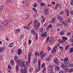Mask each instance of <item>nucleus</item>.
Here are the masks:
<instances>
[{
	"label": "nucleus",
	"instance_id": "1",
	"mask_svg": "<svg viewBox=\"0 0 73 73\" xmlns=\"http://www.w3.org/2000/svg\"><path fill=\"white\" fill-rule=\"evenodd\" d=\"M17 62L19 66H20L21 68H23V67H24L25 68H26L25 64H24L23 62L21 61V60H18Z\"/></svg>",
	"mask_w": 73,
	"mask_h": 73
},
{
	"label": "nucleus",
	"instance_id": "2",
	"mask_svg": "<svg viewBox=\"0 0 73 73\" xmlns=\"http://www.w3.org/2000/svg\"><path fill=\"white\" fill-rule=\"evenodd\" d=\"M54 62L55 64L57 65V66H58V65H59V63H60V62L59 61L58 59L57 58H55L54 59Z\"/></svg>",
	"mask_w": 73,
	"mask_h": 73
},
{
	"label": "nucleus",
	"instance_id": "3",
	"mask_svg": "<svg viewBox=\"0 0 73 73\" xmlns=\"http://www.w3.org/2000/svg\"><path fill=\"white\" fill-rule=\"evenodd\" d=\"M69 60H68V58L66 57L64 58V60L63 61V62L64 64H68L69 63Z\"/></svg>",
	"mask_w": 73,
	"mask_h": 73
},
{
	"label": "nucleus",
	"instance_id": "4",
	"mask_svg": "<svg viewBox=\"0 0 73 73\" xmlns=\"http://www.w3.org/2000/svg\"><path fill=\"white\" fill-rule=\"evenodd\" d=\"M62 24L63 25L64 24V27H66L68 25V23L66 22V21H64V20H63L62 22Z\"/></svg>",
	"mask_w": 73,
	"mask_h": 73
},
{
	"label": "nucleus",
	"instance_id": "5",
	"mask_svg": "<svg viewBox=\"0 0 73 73\" xmlns=\"http://www.w3.org/2000/svg\"><path fill=\"white\" fill-rule=\"evenodd\" d=\"M11 22V20L10 19L8 20L7 21H6L5 22L3 23V24L4 25H8V24L9 23Z\"/></svg>",
	"mask_w": 73,
	"mask_h": 73
},
{
	"label": "nucleus",
	"instance_id": "6",
	"mask_svg": "<svg viewBox=\"0 0 73 73\" xmlns=\"http://www.w3.org/2000/svg\"><path fill=\"white\" fill-rule=\"evenodd\" d=\"M66 63H62L61 64V66L62 68H63V69H66L67 66H66Z\"/></svg>",
	"mask_w": 73,
	"mask_h": 73
},
{
	"label": "nucleus",
	"instance_id": "7",
	"mask_svg": "<svg viewBox=\"0 0 73 73\" xmlns=\"http://www.w3.org/2000/svg\"><path fill=\"white\" fill-rule=\"evenodd\" d=\"M17 53L18 54V55H20L22 53V50L20 49L19 48L17 50Z\"/></svg>",
	"mask_w": 73,
	"mask_h": 73
},
{
	"label": "nucleus",
	"instance_id": "8",
	"mask_svg": "<svg viewBox=\"0 0 73 73\" xmlns=\"http://www.w3.org/2000/svg\"><path fill=\"white\" fill-rule=\"evenodd\" d=\"M25 69H21L20 70L21 72L22 73H27V71L26 69V68H25Z\"/></svg>",
	"mask_w": 73,
	"mask_h": 73
},
{
	"label": "nucleus",
	"instance_id": "9",
	"mask_svg": "<svg viewBox=\"0 0 73 73\" xmlns=\"http://www.w3.org/2000/svg\"><path fill=\"white\" fill-rule=\"evenodd\" d=\"M53 65H50L49 66L48 70L49 71H51L53 69Z\"/></svg>",
	"mask_w": 73,
	"mask_h": 73
},
{
	"label": "nucleus",
	"instance_id": "10",
	"mask_svg": "<svg viewBox=\"0 0 73 73\" xmlns=\"http://www.w3.org/2000/svg\"><path fill=\"white\" fill-rule=\"evenodd\" d=\"M32 54V53H31V52H30L29 53V55H28V60L29 61V63H30V60H31V56L32 54Z\"/></svg>",
	"mask_w": 73,
	"mask_h": 73
},
{
	"label": "nucleus",
	"instance_id": "11",
	"mask_svg": "<svg viewBox=\"0 0 73 73\" xmlns=\"http://www.w3.org/2000/svg\"><path fill=\"white\" fill-rule=\"evenodd\" d=\"M47 33L46 32H45L44 33L42 34H41V36L42 37H46L47 36V35H46Z\"/></svg>",
	"mask_w": 73,
	"mask_h": 73
},
{
	"label": "nucleus",
	"instance_id": "12",
	"mask_svg": "<svg viewBox=\"0 0 73 73\" xmlns=\"http://www.w3.org/2000/svg\"><path fill=\"white\" fill-rule=\"evenodd\" d=\"M56 50H57V47H55V48H53V49L52 51V53H55L56 52Z\"/></svg>",
	"mask_w": 73,
	"mask_h": 73
},
{
	"label": "nucleus",
	"instance_id": "13",
	"mask_svg": "<svg viewBox=\"0 0 73 73\" xmlns=\"http://www.w3.org/2000/svg\"><path fill=\"white\" fill-rule=\"evenodd\" d=\"M44 13L46 15H48V14H49V10H48V9H46V10L44 11Z\"/></svg>",
	"mask_w": 73,
	"mask_h": 73
},
{
	"label": "nucleus",
	"instance_id": "14",
	"mask_svg": "<svg viewBox=\"0 0 73 73\" xmlns=\"http://www.w3.org/2000/svg\"><path fill=\"white\" fill-rule=\"evenodd\" d=\"M65 11L67 14V16H69V10L68 9H66L65 10Z\"/></svg>",
	"mask_w": 73,
	"mask_h": 73
},
{
	"label": "nucleus",
	"instance_id": "15",
	"mask_svg": "<svg viewBox=\"0 0 73 73\" xmlns=\"http://www.w3.org/2000/svg\"><path fill=\"white\" fill-rule=\"evenodd\" d=\"M37 58L35 57L33 59V64H36V63L37 62Z\"/></svg>",
	"mask_w": 73,
	"mask_h": 73
},
{
	"label": "nucleus",
	"instance_id": "16",
	"mask_svg": "<svg viewBox=\"0 0 73 73\" xmlns=\"http://www.w3.org/2000/svg\"><path fill=\"white\" fill-rule=\"evenodd\" d=\"M60 67L58 66H56L55 67V71H58L60 70Z\"/></svg>",
	"mask_w": 73,
	"mask_h": 73
},
{
	"label": "nucleus",
	"instance_id": "17",
	"mask_svg": "<svg viewBox=\"0 0 73 73\" xmlns=\"http://www.w3.org/2000/svg\"><path fill=\"white\" fill-rule=\"evenodd\" d=\"M62 39L63 41L65 42V41H66V40H68V38H67L66 37L64 36L62 37Z\"/></svg>",
	"mask_w": 73,
	"mask_h": 73
},
{
	"label": "nucleus",
	"instance_id": "18",
	"mask_svg": "<svg viewBox=\"0 0 73 73\" xmlns=\"http://www.w3.org/2000/svg\"><path fill=\"white\" fill-rule=\"evenodd\" d=\"M33 27L34 29H36L38 28V27L37 26V25L35 23L34 24Z\"/></svg>",
	"mask_w": 73,
	"mask_h": 73
},
{
	"label": "nucleus",
	"instance_id": "19",
	"mask_svg": "<svg viewBox=\"0 0 73 73\" xmlns=\"http://www.w3.org/2000/svg\"><path fill=\"white\" fill-rule=\"evenodd\" d=\"M39 31L41 33H42L44 32V31L43 30V28L42 27H41Z\"/></svg>",
	"mask_w": 73,
	"mask_h": 73
},
{
	"label": "nucleus",
	"instance_id": "20",
	"mask_svg": "<svg viewBox=\"0 0 73 73\" xmlns=\"http://www.w3.org/2000/svg\"><path fill=\"white\" fill-rule=\"evenodd\" d=\"M46 53H45L44 54L40 55V57L41 59H43V58H44V57L46 56Z\"/></svg>",
	"mask_w": 73,
	"mask_h": 73
},
{
	"label": "nucleus",
	"instance_id": "21",
	"mask_svg": "<svg viewBox=\"0 0 73 73\" xmlns=\"http://www.w3.org/2000/svg\"><path fill=\"white\" fill-rule=\"evenodd\" d=\"M35 55L36 56V57H38L39 56V55H40V54L38 52H36L35 53Z\"/></svg>",
	"mask_w": 73,
	"mask_h": 73
},
{
	"label": "nucleus",
	"instance_id": "22",
	"mask_svg": "<svg viewBox=\"0 0 73 73\" xmlns=\"http://www.w3.org/2000/svg\"><path fill=\"white\" fill-rule=\"evenodd\" d=\"M68 65L69 67H70V68H72V67H73V63H69Z\"/></svg>",
	"mask_w": 73,
	"mask_h": 73
},
{
	"label": "nucleus",
	"instance_id": "23",
	"mask_svg": "<svg viewBox=\"0 0 73 73\" xmlns=\"http://www.w3.org/2000/svg\"><path fill=\"white\" fill-rule=\"evenodd\" d=\"M58 7L60 8V4H56V5L55 6V9H57V8H58Z\"/></svg>",
	"mask_w": 73,
	"mask_h": 73
},
{
	"label": "nucleus",
	"instance_id": "24",
	"mask_svg": "<svg viewBox=\"0 0 73 73\" xmlns=\"http://www.w3.org/2000/svg\"><path fill=\"white\" fill-rule=\"evenodd\" d=\"M40 60H38V69H40V68H41V66H40Z\"/></svg>",
	"mask_w": 73,
	"mask_h": 73
},
{
	"label": "nucleus",
	"instance_id": "25",
	"mask_svg": "<svg viewBox=\"0 0 73 73\" xmlns=\"http://www.w3.org/2000/svg\"><path fill=\"white\" fill-rule=\"evenodd\" d=\"M58 19L60 21H61V20H62V19H63L62 17H61V16H59L58 17Z\"/></svg>",
	"mask_w": 73,
	"mask_h": 73
},
{
	"label": "nucleus",
	"instance_id": "26",
	"mask_svg": "<svg viewBox=\"0 0 73 73\" xmlns=\"http://www.w3.org/2000/svg\"><path fill=\"white\" fill-rule=\"evenodd\" d=\"M10 64L11 65H14L15 62L13 60H12L10 61Z\"/></svg>",
	"mask_w": 73,
	"mask_h": 73
},
{
	"label": "nucleus",
	"instance_id": "27",
	"mask_svg": "<svg viewBox=\"0 0 73 73\" xmlns=\"http://www.w3.org/2000/svg\"><path fill=\"white\" fill-rule=\"evenodd\" d=\"M31 33L34 35H35V30L32 29L31 31Z\"/></svg>",
	"mask_w": 73,
	"mask_h": 73
},
{
	"label": "nucleus",
	"instance_id": "28",
	"mask_svg": "<svg viewBox=\"0 0 73 73\" xmlns=\"http://www.w3.org/2000/svg\"><path fill=\"white\" fill-rule=\"evenodd\" d=\"M36 25L37 26V27L39 28L40 26V23L39 22H38L37 24L36 23Z\"/></svg>",
	"mask_w": 73,
	"mask_h": 73
},
{
	"label": "nucleus",
	"instance_id": "29",
	"mask_svg": "<svg viewBox=\"0 0 73 73\" xmlns=\"http://www.w3.org/2000/svg\"><path fill=\"white\" fill-rule=\"evenodd\" d=\"M69 45L67 44V45H66L65 47V50H67L68 49V48H69Z\"/></svg>",
	"mask_w": 73,
	"mask_h": 73
},
{
	"label": "nucleus",
	"instance_id": "30",
	"mask_svg": "<svg viewBox=\"0 0 73 73\" xmlns=\"http://www.w3.org/2000/svg\"><path fill=\"white\" fill-rule=\"evenodd\" d=\"M13 45V43H11L9 45V48H11V47H12Z\"/></svg>",
	"mask_w": 73,
	"mask_h": 73
},
{
	"label": "nucleus",
	"instance_id": "31",
	"mask_svg": "<svg viewBox=\"0 0 73 73\" xmlns=\"http://www.w3.org/2000/svg\"><path fill=\"white\" fill-rule=\"evenodd\" d=\"M73 71V68H70L68 70V72H72Z\"/></svg>",
	"mask_w": 73,
	"mask_h": 73
},
{
	"label": "nucleus",
	"instance_id": "32",
	"mask_svg": "<svg viewBox=\"0 0 73 73\" xmlns=\"http://www.w3.org/2000/svg\"><path fill=\"white\" fill-rule=\"evenodd\" d=\"M39 55H42L43 54H44V52L43 51H41L40 52H39Z\"/></svg>",
	"mask_w": 73,
	"mask_h": 73
},
{
	"label": "nucleus",
	"instance_id": "33",
	"mask_svg": "<svg viewBox=\"0 0 73 73\" xmlns=\"http://www.w3.org/2000/svg\"><path fill=\"white\" fill-rule=\"evenodd\" d=\"M4 7V5H2L0 7V11H2L3 9V8Z\"/></svg>",
	"mask_w": 73,
	"mask_h": 73
},
{
	"label": "nucleus",
	"instance_id": "34",
	"mask_svg": "<svg viewBox=\"0 0 73 73\" xmlns=\"http://www.w3.org/2000/svg\"><path fill=\"white\" fill-rule=\"evenodd\" d=\"M4 50L3 49V47H1L0 48V52L1 53H2L3 52Z\"/></svg>",
	"mask_w": 73,
	"mask_h": 73
},
{
	"label": "nucleus",
	"instance_id": "35",
	"mask_svg": "<svg viewBox=\"0 0 73 73\" xmlns=\"http://www.w3.org/2000/svg\"><path fill=\"white\" fill-rule=\"evenodd\" d=\"M32 71H33V68H32V67H31L30 68L29 71L30 73H31V72H32Z\"/></svg>",
	"mask_w": 73,
	"mask_h": 73
},
{
	"label": "nucleus",
	"instance_id": "36",
	"mask_svg": "<svg viewBox=\"0 0 73 73\" xmlns=\"http://www.w3.org/2000/svg\"><path fill=\"white\" fill-rule=\"evenodd\" d=\"M53 41V37L52 38H50V40H49V42H52Z\"/></svg>",
	"mask_w": 73,
	"mask_h": 73
},
{
	"label": "nucleus",
	"instance_id": "37",
	"mask_svg": "<svg viewBox=\"0 0 73 73\" xmlns=\"http://www.w3.org/2000/svg\"><path fill=\"white\" fill-rule=\"evenodd\" d=\"M19 65L17 64L16 66V71H18L19 70Z\"/></svg>",
	"mask_w": 73,
	"mask_h": 73
},
{
	"label": "nucleus",
	"instance_id": "38",
	"mask_svg": "<svg viewBox=\"0 0 73 73\" xmlns=\"http://www.w3.org/2000/svg\"><path fill=\"white\" fill-rule=\"evenodd\" d=\"M46 40V43H47L48 42V40H49V36H48L47 37Z\"/></svg>",
	"mask_w": 73,
	"mask_h": 73
},
{
	"label": "nucleus",
	"instance_id": "39",
	"mask_svg": "<svg viewBox=\"0 0 73 73\" xmlns=\"http://www.w3.org/2000/svg\"><path fill=\"white\" fill-rule=\"evenodd\" d=\"M64 42H65L63 41V40H60L59 41V42L61 43L62 44H63V43H64Z\"/></svg>",
	"mask_w": 73,
	"mask_h": 73
},
{
	"label": "nucleus",
	"instance_id": "40",
	"mask_svg": "<svg viewBox=\"0 0 73 73\" xmlns=\"http://www.w3.org/2000/svg\"><path fill=\"white\" fill-rule=\"evenodd\" d=\"M8 68L9 69L11 70L12 68H11V66H10V65L9 64L8 66Z\"/></svg>",
	"mask_w": 73,
	"mask_h": 73
},
{
	"label": "nucleus",
	"instance_id": "41",
	"mask_svg": "<svg viewBox=\"0 0 73 73\" xmlns=\"http://www.w3.org/2000/svg\"><path fill=\"white\" fill-rule=\"evenodd\" d=\"M17 56H14V60L15 61H16L17 60Z\"/></svg>",
	"mask_w": 73,
	"mask_h": 73
},
{
	"label": "nucleus",
	"instance_id": "42",
	"mask_svg": "<svg viewBox=\"0 0 73 73\" xmlns=\"http://www.w3.org/2000/svg\"><path fill=\"white\" fill-rule=\"evenodd\" d=\"M64 34V33L63 32H62L60 33V36H62V35H63Z\"/></svg>",
	"mask_w": 73,
	"mask_h": 73
},
{
	"label": "nucleus",
	"instance_id": "43",
	"mask_svg": "<svg viewBox=\"0 0 73 73\" xmlns=\"http://www.w3.org/2000/svg\"><path fill=\"white\" fill-rule=\"evenodd\" d=\"M45 63H43V64H42L41 66V68H43V67H44V66H45Z\"/></svg>",
	"mask_w": 73,
	"mask_h": 73
},
{
	"label": "nucleus",
	"instance_id": "44",
	"mask_svg": "<svg viewBox=\"0 0 73 73\" xmlns=\"http://www.w3.org/2000/svg\"><path fill=\"white\" fill-rule=\"evenodd\" d=\"M41 21L42 23H45V19H42L41 20Z\"/></svg>",
	"mask_w": 73,
	"mask_h": 73
},
{
	"label": "nucleus",
	"instance_id": "45",
	"mask_svg": "<svg viewBox=\"0 0 73 73\" xmlns=\"http://www.w3.org/2000/svg\"><path fill=\"white\" fill-rule=\"evenodd\" d=\"M40 70V69L38 68H37L36 69V72H39Z\"/></svg>",
	"mask_w": 73,
	"mask_h": 73
},
{
	"label": "nucleus",
	"instance_id": "46",
	"mask_svg": "<svg viewBox=\"0 0 73 73\" xmlns=\"http://www.w3.org/2000/svg\"><path fill=\"white\" fill-rule=\"evenodd\" d=\"M56 19L55 18H53L52 19V23H54V21H55V20Z\"/></svg>",
	"mask_w": 73,
	"mask_h": 73
},
{
	"label": "nucleus",
	"instance_id": "47",
	"mask_svg": "<svg viewBox=\"0 0 73 73\" xmlns=\"http://www.w3.org/2000/svg\"><path fill=\"white\" fill-rule=\"evenodd\" d=\"M58 27H61V26H62V25L60 23H59L58 24Z\"/></svg>",
	"mask_w": 73,
	"mask_h": 73
},
{
	"label": "nucleus",
	"instance_id": "48",
	"mask_svg": "<svg viewBox=\"0 0 73 73\" xmlns=\"http://www.w3.org/2000/svg\"><path fill=\"white\" fill-rule=\"evenodd\" d=\"M70 4L71 5H73V0H71Z\"/></svg>",
	"mask_w": 73,
	"mask_h": 73
},
{
	"label": "nucleus",
	"instance_id": "49",
	"mask_svg": "<svg viewBox=\"0 0 73 73\" xmlns=\"http://www.w3.org/2000/svg\"><path fill=\"white\" fill-rule=\"evenodd\" d=\"M59 73H64V71L63 70L60 71L59 72Z\"/></svg>",
	"mask_w": 73,
	"mask_h": 73
},
{
	"label": "nucleus",
	"instance_id": "50",
	"mask_svg": "<svg viewBox=\"0 0 73 73\" xmlns=\"http://www.w3.org/2000/svg\"><path fill=\"white\" fill-rule=\"evenodd\" d=\"M59 48L61 50H63V47L61 46H59Z\"/></svg>",
	"mask_w": 73,
	"mask_h": 73
},
{
	"label": "nucleus",
	"instance_id": "51",
	"mask_svg": "<svg viewBox=\"0 0 73 73\" xmlns=\"http://www.w3.org/2000/svg\"><path fill=\"white\" fill-rule=\"evenodd\" d=\"M70 35H71V32H69L68 33H67V35H68V36H69Z\"/></svg>",
	"mask_w": 73,
	"mask_h": 73
},
{
	"label": "nucleus",
	"instance_id": "52",
	"mask_svg": "<svg viewBox=\"0 0 73 73\" xmlns=\"http://www.w3.org/2000/svg\"><path fill=\"white\" fill-rule=\"evenodd\" d=\"M37 21H38V20L36 19L35 20L34 22V24H36V23H37Z\"/></svg>",
	"mask_w": 73,
	"mask_h": 73
},
{
	"label": "nucleus",
	"instance_id": "53",
	"mask_svg": "<svg viewBox=\"0 0 73 73\" xmlns=\"http://www.w3.org/2000/svg\"><path fill=\"white\" fill-rule=\"evenodd\" d=\"M67 22H68V23H70V19H67Z\"/></svg>",
	"mask_w": 73,
	"mask_h": 73
},
{
	"label": "nucleus",
	"instance_id": "54",
	"mask_svg": "<svg viewBox=\"0 0 73 73\" xmlns=\"http://www.w3.org/2000/svg\"><path fill=\"white\" fill-rule=\"evenodd\" d=\"M48 51H50L51 50V48L49 46L48 48Z\"/></svg>",
	"mask_w": 73,
	"mask_h": 73
},
{
	"label": "nucleus",
	"instance_id": "55",
	"mask_svg": "<svg viewBox=\"0 0 73 73\" xmlns=\"http://www.w3.org/2000/svg\"><path fill=\"white\" fill-rule=\"evenodd\" d=\"M50 58L48 56L47 58H46V59L47 60H50Z\"/></svg>",
	"mask_w": 73,
	"mask_h": 73
},
{
	"label": "nucleus",
	"instance_id": "56",
	"mask_svg": "<svg viewBox=\"0 0 73 73\" xmlns=\"http://www.w3.org/2000/svg\"><path fill=\"white\" fill-rule=\"evenodd\" d=\"M26 29L29 30V29H30V27H29V26H28L26 27Z\"/></svg>",
	"mask_w": 73,
	"mask_h": 73
},
{
	"label": "nucleus",
	"instance_id": "57",
	"mask_svg": "<svg viewBox=\"0 0 73 73\" xmlns=\"http://www.w3.org/2000/svg\"><path fill=\"white\" fill-rule=\"evenodd\" d=\"M45 70H46V67H44L43 68V69L42 71H43V72H44V71H45Z\"/></svg>",
	"mask_w": 73,
	"mask_h": 73
},
{
	"label": "nucleus",
	"instance_id": "58",
	"mask_svg": "<svg viewBox=\"0 0 73 73\" xmlns=\"http://www.w3.org/2000/svg\"><path fill=\"white\" fill-rule=\"evenodd\" d=\"M51 3L52 4H53L54 5H55V4H56V3H55V2L54 1H53L52 2H51Z\"/></svg>",
	"mask_w": 73,
	"mask_h": 73
},
{
	"label": "nucleus",
	"instance_id": "59",
	"mask_svg": "<svg viewBox=\"0 0 73 73\" xmlns=\"http://www.w3.org/2000/svg\"><path fill=\"white\" fill-rule=\"evenodd\" d=\"M24 37V34H22L21 36V38H22Z\"/></svg>",
	"mask_w": 73,
	"mask_h": 73
},
{
	"label": "nucleus",
	"instance_id": "60",
	"mask_svg": "<svg viewBox=\"0 0 73 73\" xmlns=\"http://www.w3.org/2000/svg\"><path fill=\"white\" fill-rule=\"evenodd\" d=\"M37 6V4L36 3H35L34 4V7H36Z\"/></svg>",
	"mask_w": 73,
	"mask_h": 73
},
{
	"label": "nucleus",
	"instance_id": "61",
	"mask_svg": "<svg viewBox=\"0 0 73 73\" xmlns=\"http://www.w3.org/2000/svg\"><path fill=\"white\" fill-rule=\"evenodd\" d=\"M28 41L29 42V44H31V42H32V41H31V40H29Z\"/></svg>",
	"mask_w": 73,
	"mask_h": 73
},
{
	"label": "nucleus",
	"instance_id": "62",
	"mask_svg": "<svg viewBox=\"0 0 73 73\" xmlns=\"http://www.w3.org/2000/svg\"><path fill=\"white\" fill-rule=\"evenodd\" d=\"M68 68H67V69H66L65 70L64 72H68Z\"/></svg>",
	"mask_w": 73,
	"mask_h": 73
},
{
	"label": "nucleus",
	"instance_id": "63",
	"mask_svg": "<svg viewBox=\"0 0 73 73\" xmlns=\"http://www.w3.org/2000/svg\"><path fill=\"white\" fill-rule=\"evenodd\" d=\"M70 13L71 15H73V12L72 11H70Z\"/></svg>",
	"mask_w": 73,
	"mask_h": 73
},
{
	"label": "nucleus",
	"instance_id": "64",
	"mask_svg": "<svg viewBox=\"0 0 73 73\" xmlns=\"http://www.w3.org/2000/svg\"><path fill=\"white\" fill-rule=\"evenodd\" d=\"M70 41H71V42H73V38L72 39H70Z\"/></svg>",
	"mask_w": 73,
	"mask_h": 73
}]
</instances>
